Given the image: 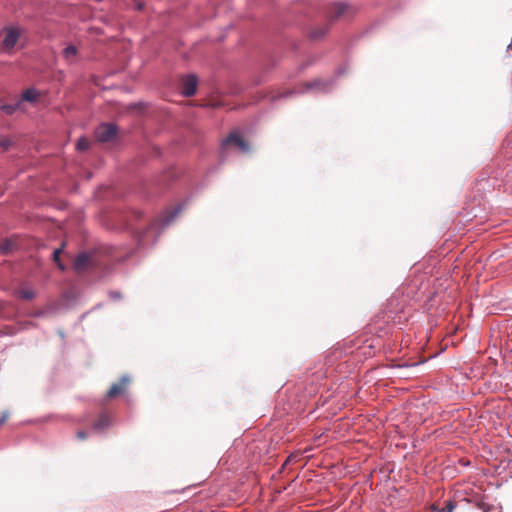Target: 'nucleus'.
Wrapping results in <instances>:
<instances>
[{
  "instance_id": "f8f14e48",
  "label": "nucleus",
  "mask_w": 512,
  "mask_h": 512,
  "mask_svg": "<svg viewBox=\"0 0 512 512\" xmlns=\"http://www.w3.org/2000/svg\"><path fill=\"white\" fill-rule=\"evenodd\" d=\"M77 54V49L73 45H69L64 48L63 50V56L67 61H70L72 58H74Z\"/></svg>"
},
{
  "instance_id": "f257e3e1",
  "label": "nucleus",
  "mask_w": 512,
  "mask_h": 512,
  "mask_svg": "<svg viewBox=\"0 0 512 512\" xmlns=\"http://www.w3.org/2000/svg\"><path fill=\"white\" fill-rule=\"evenodd\" d=\"M21 35V29L16 26H7L0 30V44L3 51L10 53L16 46Z\"/></svg>"
},
{
  "instance_id": "4be33fe9",
  "label": "nucleus",
  "mask_w": 512,
  "mask_h": 512,
  "mask_svg": "<svg viewBox=\"0 0 512 512\" xmlns=\"http://www.w3.org/2000/svg\"><path fill=\"white\" fill-rule=\"evenodd\" d=\"M291 457H292V456L287 457V459H286V461H285V464H286V463H288V462L290 461Z\"/></svg>"
},
{
  "instance_id": "1a4fd4ad",
  "label": "nucleus",
  "mask_w": 512,
  "mask_h": 512,
  "mask_svg": "<svg viewBox=\"0 0 512 512\" xmlns=\"http://www.w3.org/2000/svg\"><path fill=\"white\" fill-rule=\"evenodd\" d=\"M39 97V92L35 88H28L22 94V100L35 102Z\"/></svg>"
},
{
  "instance_id": "9d476101",
  "label": "nucleus",
  "mask_w": 512,
  "mask_h": 512,
  "mask_svg": "<svg viewBox=\"0 0 512 512\" xmlns=\"http://www.w3.org/2000/svg\"><path fill=\"white\" fill-rule=\"evenodd\" d=\"M111 424L110 419L107 415H101L99 419L94 424V429L98 431H102L105 428L109 427Z\"/></svg>"
},
{
  "instance_id": "f03ea898",
  "label": "nucleus",
  "mask_w": 512,
  "mask_h": 512,
  "mask_svg": "<svg viewBox=\"0 0 512 512\" xmlns=\"http://www.w3.org/2000/svg\"><path fill=\"white\" fill-rule=\"evenodd\" d=\"M232 145H235L242 152L249 151L248 143L236 133L230 134L226 139L222 141V151L229 153Z\"/></svg>"
},
{
  "instance_id": "412c9836",
  "label": "nucleus",
  "mask_w": 512,
  "mask_h": 512,
  "mask_svg": "<svg viewBox=\"0 0 512 512\" xmlns=\"http://www.w3.org/2000/svg\"><path fill=\"white\" fill-rule=\"evenodd\" d=\"M77 437H78L79 439H81V440H84V439H86L87 435H86V433H85V432H83V431H79V432L77 433Z\"/></svg>"
},
{
  "instance_id": "423d86ee",
  "label": "nucleus",
  "mask_w": 512,
  "mask_h": 512,
  "mask_svg": "<svg viewBox=\"0 0 512 512\" xmlns=\"http://www.w3.org/2000/svg\"><path fill=\"white\" fill-rule=\"evenodd\" d=\"M182 210V204H179L176 206L173 210L168 211L161 219L158 221V226L163 229L169 224L172 223V221L177 217V215Z\"/></svg>"
},
{
  "instance_id": "393cba45",
  "label": "nucleus",
  "mask_w": 512,
  "mask_h": 512,
  "mask_svg": "<svg viewBox=\"0 0 512 512\" xmlns=\"http://www.w3.org/2000/svg\"><path fill=\"white\" fill-rule=\"evenodd\" d=\"M483 512H487L486 510H484Z\"/></svg>"
},
{
  "instance_id": "20e7f679",
  "label": "nucleus",
  "mask_w": 512,
  "mask_h": 512,
  "mask_svg": "<svg viewBox=\"0 0 512 512\" xmlns=\"http://www.w3.org/2000/svg\"><path fill=\"white\" fill-rule=\"evenodd\" d=\"M198 79L195 75H187L182 80L181 94L185 97H191L197 90Z\"/></svg>"
},
{
  "instance_id": "0eeeda50",
  "label": "nucleus",
  "mask_w": 512,
  "mask_h": 512,
  "mask_svg": "<svg viewBox=\"0 0 512 512\" xmlns=\"http://www.w3.org/2000/svg\"><path fill=\"white\" fill-rule=\"evenodd\" d=\"M332 86V81H324V80H315L306 85L307 90L317 89L320 91H328Z\"/></svg>"
},
{
  "instance_id": "6e6552de",
  "label": "nucleus",
  "mask_w": 512,
  "mask_h": 512,
  "mask_svg": "<svg viewBox=\"0 0 512 512\" xmlns=\"http://www.w3.org/2000/svg\"><path fill=\"white\" fill-rule=\"evenodd\" d=\"M89 261H90V257H89V255H88V254H86V253H80V254L76 257V259H75V261H74V268H75L76 270H82V269H84V268L87 266V264L89 263Z\"/></svg>"
},
{
  "instance_id": "ddd939ff",
  "label": "nucleus",
  "mask_w": 512,
  "mask_h": 512,
  "mask_svg": "<svg viewBox=\"0 0 512 512\" xmlns=\"http://www.w3.org/2000/svg\"><path fill=\"white\" fill-rule=\"evenodd\" d=\"M327 33V27H320L310 32V37L313 39H319Z\"/></svg>"
},
{
  "instance_id": "7ed1b4c3",
  "label": "nucleus",
  "mask_w": 512,
  "mask_h": 512,
  "mask_svg": "<svg viewBox=\"0 0 512 512\" xmlns=\"http://www.w3.org/2000/svg\"><path fill=\"white\" fill-rule=\"evenodd\" d=\"M117 134V127L111 123H103L96 130V137L101 142L112 140Z\"/></svg>"
},
{
  "instance_id": "9b49d317",
  "label": "nucleus",
  "mask_w": 512,
  "mask_h": 512,
  "mask_svg": "<svg viewBox=\"0 0 512 512\" xmlns=\"http://www.w3.org/2000/svg\"><path fill=\"white\" fill-rule=\"evenodd\" d=\"M21 106V102L17 101L13 104H4L0 106V109L6 113L7 115H12L14 112H16Z\"/></svg>"
},
{
  "instance_id": "4468645a",
  "label": "nucleus",
  "mask_w": 512,
  "mask_h": 512,
  "mask_svg": "<svg viewBox=\"0 0 512 512\" xmlns=\"http://www.w3.org/2000/svg\"><path fill=\"white\" fill-rule=\"evenodd\" d=\"M76 147L78 150L80 151H84L86 149H88L89 147V142L87 141V139L85 138H80L78 141H77V144H76Z\"/></svg>"
},
{
  "instance_id": "f3484780",
  "label": "nucleus",
  "mask_w": 512,
  "mask_h": 512,
  "mask_svg": "<svg viewBox=\"0 0 512 512\" xmlns=\"http://www.w3.org/2000/svg\"><path fill=\"white\" fill-rule=\"evenodd\" d=\"M61 250L60 249H55L53 251V257H54V260L58 263V266L61 270H64V266L59 262V254H60Z\"/></svg>"
},
{
  "instance_id": "aec40b11",
  "label": "nucleus",
  "mask_w": 512,
  "mask_h": 512,
  "mask_svg": "<svg viewBox=\"0 0 512 512\" xmlns=\"http://www.w3.org/2000/svg\"><path fill=\"white\" fill-rule=\"evenodd\" d=\"M1 250H2V252L7 253L10 250V245L8 243L3 244L1 246Z\"/></svg>"
},
{
  "instance_id": "5701e85b",
  "label": "nucleus",
  "mask_w": 512,
  "mask_h": 512,
  "mask_svg": "<svg viewBox=\"0 0 512 512\" xmlns=\"http://www.w3.org/2000/svg\"><path fill=\"white\" fill-rule=\"evenodd\" d=\"M508 49H512V41L510 42V44L508 45L507 47Z\"/></svg>"
},
{
  "instance_id": "a211bd4d",
  "label": "nucleus",
  "mask_w": 512,
  "mask_h": 512,
  "mask_svg": "<svg viewBox=\"0 0 512 512\" xmlns=\"http://www.w3.org/2000/svg\"><path fill=\"white\" fill-rule=\"evenodd\" d=\"M8 418H9V412L4 411L0 416V426L3 425L7 421Z\"/></svg>"
},
{
  "instance_id": "2eb2a0df",
  "label": "nucleus",
  "mask_w": 512,
  "mask_h": 512,
  "mask_svg": "<svg viewBox=\"0 0 512 512\" xmlns=\"http://www.w3.org/2000/svg\"><path fill=\"white\" fill-rule=\"evenodd\" d=\"M34 296H35V294L32 290H23L21 292V297L26 300H30V299L34 298Z\"/></svg>"
},
{
  "instance_id": "6ab92c4d",
  "label": "nucleus",
  "mask_w": 512,
  "mask_h": 512,
  "mask_svg": "<svg viewBox=\"0 0 512 512\" xmlns=\"http://www.w3.org/2000/svg\"><path fill=\"white\" fill-rule=\"evenodd\" d=\"M109 296L114 299V300H118V299H121V293L120 292H117V291H111L109 292Z\"/></svg>"
},
{
  "instance_id": "b1692460",
  "label": "nucleus",
  "mask_w": 512,
  "mask_h": 512,
  "mask_svg": "<svg viewBox=\"0 0 512 512\" xmlns=\"http://www.w3.org/2000/svg\"><path fill=\"white\" fill-rule=\"evenodd\" d=\"M293 93H294V91H290V92H289L287 95H285V96L287 97L288 95H292Z\"/></svg>"
},
{
  "instance_id": "39448f33",
  "label": "nucleus",
  "mask_w": 512,
  "mask_h": 512,
  "mask_svg": "<svg viewBox=\"0 0 512 512\" xmlns=\"http://www.w3.org/2000/svg\"><path fill=\"white\" fill-rule=\"evenodd\" d=\"M130 382V377L128 375H124L120 378L119 383H114L107 391V397L112 398L119 394H123L125 392L126 386Z\"/></svg>"
},
{
  "instance_id": "dca6fc26",
  "label": "nucleus",
  "mask_w": 512,
  "mask_h": 512,
  "mask_svg": "<svg viewBox=\"0 0 512 512\" xmlns=\"http://www.w3.org/2000/svg\"><path fill=\"white\" fill-rule=\"evenodd\" d=\"M453 509H454V505H453L452 501H448L446 503V506L439 509L438 512H452Z\"/></svg>"
}]
</instances>
